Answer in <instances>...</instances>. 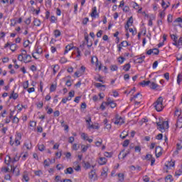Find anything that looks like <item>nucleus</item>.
I'll use <instances>...</instances> for the list:
<instances>
[{"label":"nucleus","mask_w":182,"mask_h":182,"mask_svg":"<svg viewBox=\"0 0 182 182\" xmlns=\"http://www.w3.org/2000/svg\"><path fill=\"white\" fill-rule=\"evenodd\" d=\"M153 106L156 112H161L163 110V97H159L153 104Z\"/></svg>","instance_id":"1"},{"label":"nucleus","mask_w":182,"mask_h":182,"mask_svg":"<svg viewBox=\"0 0 182 182\" xmlns=\"http://www.w3.org/2000/svg\"><path fill=\"white\" fill-rule=\"evenodd\" d=\"M156 125L161 133H164V132H166V129H168V122L167 121H164L162 123L156 122Z\"/></svg>","instance_id":"2"},{"label":"nucleus","mask_w":182,"mask_h":182,"mask_svg":"<svg viewBox=\"0 0 182 182\" xmlns=\"http://www.w3.org/2000/svg\"><path fill=\"white\" fill-rule=\"evenodd\" d=\"M155 154L156 157L159 159L162 154H163V148H161L160 146H158L155 148Z\"/></svg>","instance_id":"3"},{"label":"nucleus","mask_w":182,"mask_h":182,"mask_svg":"<svg viewBox=\"0 0 182 182\" xmlns=\"http://www.w3.org/2000/svg\"><path fill=\"white\" fill-rule=\"evenodd\" d=\"M159 55L160 53V50L159 48H153L149 49L148 51H146V55Z\"/></svg>","instance_id":"4"},{"label":"nucleus","mask_w":182,"mask_h":182,"mask_svg":"<svg viewBox=\"0 0 182 182\" xmlns=\"http://www.w3.org/2000/svg\"><path fill=\"white\" fill-rule=\"evenodd\" d=\"M123 123H124V119H123L122 117H119V115H117L114 121V124H119V126H122Z\"/></svg>","instance_id":"5"},{"label":"nucleus","mask_w":182,"mask_h":182,"mask_svg":"<svg viewBox=\"0 0 182 182\" xmlns=\"http://www.w3.org/2000/svg\"><path fill=\"white\" fill-rule=\"evenodd\" d=\"M32 56L29 54H26L24 55V63H29L31 62Z\"/></svg>","instance_id":"6"},{"label":"nucleus","mask_w":182,"mask_h":182,"mask_svg":"<svg viewBox=\"0 0 182 182\" xmlns=\"http://www.w3.org/2000/svg\"><path fill=\"white\" fill-rule=\"evenodd\" d=\"M105 105L110 106V107L112 109H114V107H116V106H117V105L116 104V102H114V101L107 102H105Z\"/></svg>","instance_id":"7"},{"label":"nucleus","mask_w":182,"mask_h":182,"mask_svg":"<svg viewBox=\"0 0 182 182\" xmlns=\"http://www.w3.org/2000/svg\"><path fill=\"white\" fill-rule=\"evenodd\" d=\"M130 23H133V16H131L127 21L125 29L127 31L130 28Z\"/></svg>","instance_id":"8"},{"label":"nucleus","mask_w":182,"mask_h":182,"mask_svg":"<svg viewBox=\"0 0 182 182\" xmlns=\"http://www.w3.org/2000/svg\"><path fill=\"white\" fill-rule=\"evenodd\" d=\"M22 52H25V53H21L18 56V60H19L20 62H22L23 60H24V56L27 53L26 50H22Z\"/></svg>","instance_id":"9"},{"label":"nucleus","mask_w":182,"mask_h":182,"mask_svg":"<svg viewBox=\"0 0 182 182\" xmlns=\"http://www.w3.org/2000/svg\"><path fill=\"white\" fill-rule=\"evenodd\" d=\"M98 163L100 166H103L107 163V159L105 157H100Z\"/></svg>","instance_id":"10"},{"label":"nucleus","mask_w":182,"mask_h":182,"mask_svg":"<svg viewBox=\"0 0 182 182\" xmlns=\"http://www.w3.org/2000/svg\"><path fill=\"white\" fill-rule=\"evenodd\" d=\"M18 97H19V95H18V93H15V91H12L9 97V99H14V100H16Z\"/></svg>","instance_id":"11"},{"label":"nucleus","mask_w":182,"mask_h":182,"mask_svg":"<svg viewBox=\"0 0 182 182\" xmlns=\"http://www.w3.org/2000/svg\"><path fill=\"white\" fill-rule=\"evenodd\" d=\"M181 21H182L181 17L177 18L173 21V26H178V24H179V23H181Z\"/></svg>","instance_id":"12"},{"label":"nucleus","mask_w":182,"mask_h":182,"mask_svg":"<svg viewBox=\"0 0 182 182\" xmlns=\"http://www.w3.org/2000/svg\"><path fill=\"white\" fill-rule=\"evenodd\" d=\"M144 59H146L145 55H141L140 58H138L136 60H135L136 63H143L144 62Z\"/></svg>","instance_id":"13"},{"label":"nucleus","mask_w":182,"mask_h":182,"mask_svg":"<svg viewBox=\"0 0 182 182\" xmlns=\"http://www.w3.org/2000/svg\"><path fill=\"white\" fill-rule=\"evenodd\" d=\"M24 146L26 147L27 150H31V149H32V142L27 141L24 143Z\"/></svg>","instance_id":"14"},{"label":"nucleus","mask_w":182,"mask_h":182,"mask_svg":"<svg viewBox=\"0 0 182 182\" xmlns=\"http://www.w3.org/2000/svg\"><path fill=\"white\" fill-rule=\"evenodd\" d=\"M90 15L92 18H96V15H99L97 14V9L96 8V6L92 8V11Z\"/></svg>","instance_id":"15"},{"label":"nucleus","mask_w":182,"mask_h":182,"mask_svg":"<svg viewBox=\"0 0 182 182\" xmlns=\"http://www.w3.org/2000/svg\"><path fill=\"white\" fill-rule=\"evenodd\" d=\"M65 174H73V168L69 167L64 171Z\"/></svg>","instance_id":"16"},{"label":"nucleus","mask_w":182,"mask_h":182,"mask_svg":"<svg viewBox=\"0 0 182 182\" xmlns=\"http://www.w3.org/2000/svg\"><path fill=\"white\" fill-rule=\"evenodd\" d=\"M89 178L90 180H92L93 178H95V176H96V172L95 171H91L89 174Z\"/></svg>","instance_id":"17"},{"label":"nucleus","mask_w":182,"mask_h":182,"mask_svg":"<svg viewBox=\"0 0 182 182\" xmlns=\"http://www.w3.org/2000/svg\"><path fill=\"white\" fill-rule=\"evenodd\" d=\"M89 147H90V145H82L81 148H82V153H86V151H87V149H89Z\"/></svg>","instance_id":"18"},{"label":"nucleus","mask_w":182,"mask_h":182,"mask_svg":"<svg viewBox=\"0 0 182 182\" xmlns=\"http://www.w3.org/2000/svg\"><path fill=\"white\" fill-rule=\"evenodd\" d=\"M149 87L154 90L159 87V85L156 84L155 82H151Z\"/></svg>","instance_id":"19"},{"label":"nucleus","mask_w":182,"mask_h":182,"mask_svg":"<svg viewBox=\"0 0 182 182\" xmlns=\"http://www.w3.org/2000/svg\"><path fill=\"white\" fill-rule=\"evenodd\" d=\"M74 166H77L75 168H74V170H75V171H80V166L79 165V161L74 162Z\"/></svg>","instance_id":"20"},{"label":"nucleus","mask_w":182,"mask_h":182,"mask_svg":"<svg viewBox=\"0 0 182 182\" xmlns=\"http://www.w3.org/2000/svg\"><path fill=\"white\" fill-rule=\"evenodd\" d=\"M165 181H166V182H171V181H173V176H171V175H168V176L165 178Z\"/></svg>","instance_id":"21"},{"label":"nucleus","mask_w":182,"mask_h":182,"mask_svg":"<svg viewBox=\"0 0 182 182\" xmlns=\"http://www.w3.org/2000/svg\"><path fill=\"white\" fill-rule=\"evenodd\" d=\"M119 181L123 182L124 181V174L123 173H118Z\"/></svg>","instance_id":"22"},{"label":"nucleus","mask_w":182,"mask_h":182,"mask_svg":"<svg viewBox=\"0 0 182 182\" xmlns=\"http://www.w3.org/2000/svg\"><path fill=\"white\" fill-rule=\"evenodd\" d=\"M58 70H59V65H54L53 69V75H56V73H58Z\"/></svg>","instance_id":"23"},{"label":"nucleus","mask_w":182,"mask_h":182,"mask_svg":"<svg viewBox=\"0 0 182 182\" xmlns=\"http://www.w3.org/2000/svg\"><path fill=\"white\" fill-rule=\"evenodd\" d=\"M176 163L174 161L173 162H168V164L166 165V168H170L171 167H174Z\"/></svg>","instance_id":"24"},{"label":"nucleus","mask_w":182,"mask_h":182,"mask_svg":"<svg viewBox=\"0 0 182 182\" xmlns=\"http://www.w3.org/2000/svg\"><path fill=\"white\" fill-rule=\"evenodd\" d=\"M123 69L125 70V72H129V70H130V63H127L125 65H124Z\"/></svg>","instance_id":"25"},{"label":"nucleus","mask_w":182,"mask_h":182,"mask_svg":"<svg viewBox=\"0 0 182 182\" xmlns=\"http://www.w3.org/2000/svg\"><path fill=\"white\" fill-rule=\"evenodd\" d=\"M34 174L35 176H38V177H41V176L43 174V172H42V170L34 171Z\"/></svg>","instance_id":"26"},{"label":"nucleus","mask_w":182,"mask_h":182,"mask_svg":"<svg viewBox=\"0 0 182 182\" xmlns=\"http://www.w3.org/2000/svg\"><path fill=\"white\" fill-rule=\"evenodd\" d=\"M182 82V75L181 74H178L177 76V83L178 85H180V83H181Z\"/></svg>","instance_id":"27"},{"label":"nucleus","mask_w":182,"mask_h":182,"mask_svg":"<svg viewBox=\"0 0 182 182\" xmlns=\"http://www.w3.org/2000/svg\"><path fill=\"white\" fill-rule=\"evenodd\" d=\"M62 33H60V31L59 30H55L54 31V35L55 36V38H59V36H60Z\"/></svg>","instance_id":"28"},{"label":"nucleus","mask_w":182,"mask_h":182,"mask_svg":"<svg viewBox=\"0 0 182 182\" xmlns=\"http://www.w3.org/2000/svg\"><path fill=\"white\" fill-rule=\"evenodd\" d=\"M10 49L12 52H15V50H16V44L13 43L10 45Z\"/></svg>","instance_id":"29"},{"label":"nucleus","mask_w":182,"mask_h":182,"mask_svg":"<svg viewBox=\"0 0 182 182\" xmlns=\"http://www.w3.org/2000/svg\"><path fill=\"white\" fill-rule=\"evenodd\" d=\"M57 85L52 84L50 87V92H55L56 90Z\"/></svg>","instance_id":"30"},{"label":"nucleus","mask_w":182,"mask_h":182,"mask_svg":"<svg viewBox=\"0 0 182 182\" xmlns=\"http://www.w3.org/2000/svg\"><path fill=\"white\" fill-rule=\"evenodd\" d=\"M34 25L35 26H41V21L39 19H34Z\"/></svg>","instance_id":"31"},{"label":"nucleus","mask_w":182,"mask_h":182,"mask_svg":"<svg viewBox=\"0 0 182 182\" xmlns=\"http://www.w3.org/2000/svg\"><path fill=\"white\" fill-rule=\"evenodd\" d=\"M118 68H119L116 65H112L110 66V70H112V72H114V71L117 70Z\"/></svg>","instance_id":"32"},{"label":"nucleus","mask_w":182,"mask_h":182,"mask_svg":"<svg viewBox=\"0 0 182 182\" xmlns=\"http://www.w3.org/2000/svg\"><path fill=\"white\" fill-rule=\"evenodd\" d=\"M119 45L124 48H126V46H129V43L127 41H124Z\"/></svg>","instance_id":"33"},{"label":"nucleus","mask_w":182,"mask_h":182,"mask_svg":"<svg viewBox=\"0 0 182 182\" xmlns=\"http://www.w3.org/2000/svg\"><path fill=\"white\" fill-rule=\"evenodd\" d=\"M81 137L83 139V140H87L89 139V136H87V134L85 133H82Z\"/></svg>","instance_id":"34"},{"label":"nucleus","mask_w":182,"mask_h":182,"mask_svg":"<svg viewBox=\"0 0 182 182\" xmlns=\"http://www.w3.org/2000/svg\"><path fill=\"white\" fill-rule=\"evenodd\" d=\"M84 164V167L85 168H90L91 166H90V163L89 162H86V161H83Z\"/></svg>","instance_id":"35"},{"label":"nucleus","mask_w":182,"mask_h":182,"mask_svg":"<svg viewBox=\"0 0 182 182\" xmlns=\"http://www.w3.org/2000/svg\"><path fill=\"white\" fill-rule=\"evenodd\" d=\"M129 144L130 141L129 139H126L125 141H124L122 146L123 147H127V146H129Z\"/></svg>","instance_id":"36"},{"label":"nucleus","mask_w":182,"mask_h":182,"mask_svg":"<svg viewBox=\"0 0 182 182\" xmlns=\"http://www.w3.org/2000/svg\"><path fill=\"white\" fill-rule=\"evenodd\" d=\"M12 122L18 124V123H19V118L16 117V116H14Z\"/></svg>","instance_id":"37"},{"label":"nucleus","mask_w":182,"mask_h":182,"mask_svg":"<svg viewBox=\"0 0 182 182\" xmlns=\"http://www.w3.org/2000/svg\"><path fill=\"white\" fill-rule=\"evenodd\" d=\"M70 49H72V47H70V45L66 46L65 50V52H64V55H66V53H68V52H69V50H70Z\"/></svg>","instance_id":"38"},{"label":"nucleus","mask_w":182,"mask_h":182,"mask_svg":"<svg viewBox=\"0 0 182 182\" xmlns=\"http://www.w3.org/2000/svg\"><path fill=\"white\" fill-rule=\"evenodd\" d=\"M23 89H28V87H29V82L26 81L25 82H23Z\"/></svg>","instance_id":"39"},{"label":"nucleus","mask_w":182,"mask_h":182,"mask_svg":"<svg viewBox=\"0 0 182 182\" xmlns=\"http://www.w3.org/2000/svg\"><path fill=\"white\" fill-rule=\"evenodd\" d=\"M23 178L25 180L26 182L29 181V176H28V173L23 175Z\"/></svg>","instance_id":"40"},{"label":"nucleus","mask_w":182,"mask_h":182,"mask_svg":"<svg viewBox=\"0 0 182 182\" xmlns=\"http://www.w3.org/2000/svg\"><path fill=\"white\" fill-rule=\"evenodd\" d=\"M161 6L164 9V11H166V8H168L169 6H166V1H164V0H162Z\"/></svg>","instance_id":"41"},{"label":"nucleus","mask_w":182,"mask_h":182,"mask_svg":"<svg viewBox=\"0 0 182 182\" xmlns=\"http://www.w3.org/2000/svg\"><path fill=\"white\" fill-rule=\"evenodd\" d=\"M38 150L40 151H43L45 150V145L44 144L38 145Z\"/></svg>","instance_id":"42"},{"label":"nucleus","mask_w":182,"mask_h":182,"mask_svg":"<svg viewBox=\"0 0 182 182\" xmlns=\"http://www.w3.org/2000/svg\"><path fill=\"white\" fill-rule=\"evenodd\" d=\"M103 143V140H100V141H97L95 142V145L97 146V147H100V146H102Z\"/></svg>","instance_id":"43"},{"label":"nucleus","mask_w":182,"mask_h":182,"mask_svg":"<svg viewBox=\"0 0 182 182\" xmlns=\"http://www.w3.org/2000/svg\"><path fill=\"white\" fill-rule=\"evenodd\" d=\"M95 86L96 87H106V85H102V83H99V82H96L95 84Z\"/></svg>","instance_id":"44"},{"label":"nucleus","mask_w":182,"mask_h":182,"mask_svg":"<svg viewBox=\"0 0 182 182\" xmlns=\"http://www.w3.org/2000/svg\"><path fill=\"white\" fill-rule=\"evenodd\" d=\"M153 159V155L151 154H146L145 156L146 160H151Z\"/></svg>","instance_id":"45"},{"label":"nucleus","mask_w":182,"mask_h":182,"mask_svg":"<svg viewBox=\"0 0 182 182\" xmlns=\"http://www.w3.org/2000/svg\"><path fill=\"white\" fill-rule=\"evenodd\" d=\"M89 21V18L85 17L82 20V25H87V21Z\"/></svg>","instance_id":"46"},{"label":"nucleus","mask_w":182,"mask_h":182,"mask_svg":"<svg viewBox=\"0 0 182 182\" xmlns=\"http://www.w3.org/2000/svg\"><path fill=\"white\" fill-rule=\"evenodd\" d=\"M43 52V50H42V48H39V47H37L36 53H38V55H41V54H42Z\"/></svg>","instance_id":"47"},{"label":"nucleus","mask_w":182,"mask_h":182,"mask_svg":"<svg viewBox=\"0 0 182 182\" xmlns=\"http://www.w3.org/2000/svg\"><path fill=\"white\" fill-rule=\"evenodd\" d=\"M69 97L70 99H72V97H75V91H70L69 93Z\"/></svg>","instance_id":"48"},{"label":"nucleus","mask_w":182,"mask_h":182,"mask_svg":"<svg viewBox=\"0 0 182 182\" xmlns=\"http://www.w3.org/2000/svg\"><path fill=\"white\" fill-rule=\"evenodd\" d=\"M103 35V31L100 30L97 33V38H101Z\"/></svg>","instance_id":"49"},{"label":"nucleus","mask_w":182,"mask_h":182,"mask_svg":"<svg viewBox=\"0 0 182 182\" xmlns=\"http://www.w3.org/2000/svg\"><path fill=\"white\" fill-rule=\"evenodd\" d=\"M171 38L173 41H177V39H178V38L177 37V36L174 35V34H171Z\"/></svg>","instance_id":"50"},{"label":"nucleus","mask_w":182,"mask_h":182,"mask_svg":"<svg viewBox=\"0 0 182 182\" xmlns=\"http://www.w3.org/2000/svg\"><path fill=\"white\" fill-rule=\"evenodd\" d=\"M60 62L61 63H66V62H68V59H66V58L65 57H63L60 58Z\"/></svg>","instance_id":"51"},{"label":"nucleus","mask_w":182,"mask_h":182,"mask_svg":"<svg viewBox=\"0 0 182 182\" xmlns=\"http://www.w3.org/2000/svg\"><path fill=\"white\" fill-rule=\"evenodd\" d=\"M37 132L38 133H42V132H43V128L41 126L37 127Z\"/></svg>","instance_id":"52"},{"label":"nucleus","mask_w":182,"mask_h":182,"mask_svg":"<svg viewBox=\"0 0 182 182\" xmlns=\"http://www.w3.org/2000/svg\"><path fill=\"white\" fill-rule=\"evenodd\" d=\"M143 180H144V182H149V181H150V178H149L148 176H144L143 177Z\"/></svg>","instance_id":"53"},{"label":"nucleus","mask_w":182,"mask_h":182,"mask_svg":"<svg viewBox=\"0 0 182 182\" xmlns=\"http://www.w3.org/2000/svg\"><path fill=\"white\" fill-rule=\"evenodd\" d=\"M181 173H182V171H181V169H179V170H178V171H176V172H175V176H181Z\"/></svg>","instance_id":"54"},{"label":"nucleus","mask_w":182,"mask_h":182,"mask_svg":"<svg viewBox=\"0 0 182 182\" xmlns=\"http://www.w3.org/2000/svg\"><path fill=\"white\" fill-rule=\"evenodd\" d=\"M167 21H168V22H169V23L173 22V16H171V15L169 14V15L168 16Z\"/></svg>","instance_id":"55"},{"label":"nucleus","mask_w":182,"mask_h":182,"mask_svg":"<svg viewBox=\"0 0 182 182\" xmlns=\"http://www.w3.org/2000/svg\"><path fill=\"white\" fill-rule=\"evenodd\" d=\"M156 139L157 140H161L163 139V134H159L156 136Z\"/></svg>","instance_id":"56"},{"label":"nucleus","mask_w":182,"mask_h":182,"mask_svg":"<svg viewBox=\"0 0 182 182\" xmlns=\"http://www.w3.org/2000/svg\"><path fill=\"white\" fill-rule=\"evenodd\" d=\"M50 22H52V23H55L56 22V17H55V16H51Z\"/></svg>","instance_id":"57"},{"label":"nucleus","mask_w":182,"mask_h":182,"mask_svg":"<svg viewBox=\"0 0 182 182\" xmlns=\"http://www.w3.org/2000/svg\"><path fill=\"white\" fill-rule=\"evenodd\" d=\"M1 171H4V173H8L9 171V168L6 167L1 168Z\"/></svg>","instance_id":"58"},{"label":"nucleus","mask_w":182,"mask_h":182,"mask_svg":"<svg viewBox=\"0 0 182 182\" xmlns=\"http://www.w3.org/2000/svg\"><path fill=\"white\" fill-rule=\"evenodd\" d=\"M112 153H109V152H105V157H109V158H110V157H112Z\"/></svg>","instance_id":"59"},{"label":"nucleus","mask_w":182,"mask_h":182,"mask_svg":"<svg viewBox=\"0 0 182 182\" xmlns=\"http://www.w3.org/2000/svg\"><path fill=\"white\" fill-rule=\"evenodd\" d=\"M118 62H119V63H123V62H124V58H123V57H119V58H118Z\"/></svg>","instance_id":"60"},{"label":"nucleus","mask_w":182,"mask_h":182,"mask_svg":"<svg viewBox=\"0 0 182 182\" xmlns=\"http://www.w3.org/2000/svg\"><path fill=\"white\" fill-rule=\"evenodd\" d=\"M25 23H26V25H31V17L28 18L25 21Z\"/></svg>","instance_id":"61"},{"label":"nucleus","mask_w":182,"mask_h":182,"mask_svg":"<svg viewBox=\"0 0 182 182\" xmlns=\"http://www.w3.org/2000/svg\"><path fill=\"white\" fill-rule=\"evenodd\" d=\"M181 114V112L178 111V109H176L175 111V116H178V117Z\"/></svg>","instance_id":"62"},{"label":"nucleus","mask_w":182,"mask_h":182,"mask_svg":"<svg viewBox=\"0 0 182 182\" xmlns=\"http://www.w3.org/2000/svg\"><path fill=\"white\" fill-rule=\"evenodd\" d=\"M180 45L182 46V37H180L178 41V46H180Z\"/></svg>","instance_id":"63"},{"label":"nucleus","mask_w":182,"mask_h":182,"mask_svg":"<svg viewBox=\"0 0 182 182\" xmlns=\"http://www.w3.org/2000/svg\"><path fill=\"white\" fill-rule=\"evenodd\" d=\"M182 146L180 144H176V150H181Z\"/></svg>","instance_id":"64"}]
</instances>
